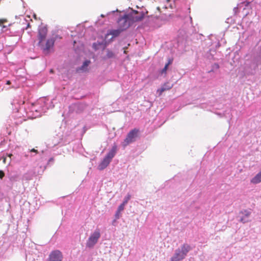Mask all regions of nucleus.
<instances>
[{
	"label": "nucleus",
	"mask_w": 261,
	"mask_h": 261,
	"mask_svg": "<svg viewBox=\"0 0 261 261\" xmlns=\"http://www.w3.org/2000/svg\"><path fill=\"white\" fill-rule=\"evenodd\" d=\"M47 28L46 26H40L38 29L37 38L38 40V45L43 50L45 54H48L53 47L55 42L54 38L47 39L45 43L46 36L47 34Z\"/></svg>",
	"instance_id": "f257e3e1"
},
{
	"label": "nucleus",
	"mask_w": 261,
	"mask_h": 261,
	"mask_svg": "<svg viewBox=\"0 0 261 261\" xmlns=\"http://www.w3.org/2000/svg\"><path fill=\"white\" fill-rule=\"evenodd\" d=\"M192 250L191 246L187 244L184 243L180 248L177 249L173 256L171 258L170 261H181L187 256L189 251Z\"/></svg>",
	"instance_id": "f03ea898"
},
{
	"label": "nucleus",
	"mask_w": 261,
	"mask_h": 261,
	"mask_svg": "<svg viewBox=\"0 0 261 261\" xmlns=\"http://www.w3.org/2000/svg\"><path fill=\"white\" fill-rule=\"evenodd\" d=\"M117 147L116 145H114L106 156L103 158L102 161L98 165V170H102L109 165L112 159L115 156L117 152Z\"/></svg>",
	"instance_id": "7ed1b4c3"
},
{
	"label": "nucleus",
	"mask_w": 261,
	"mask_h": 261,
	"mask_svg": "<svg viewBox=\"0 0 261 261\" xmlns=\"http://www.w3.org/2000/svg\"><path fill=\"white\" fill-rule=\"evenodd\" d=\"M139 130L138 129L134 128L131 130L127 135L126 138L124 140L122 143V145L124 147L126 146L131 143L136 141V139L138 137Z\"/></svg>",
	"instance_id": "20e7f679"
},
{
	"label": "nucleus",
	"mask_w": 261,
	"mask_h": 261,
	"mask_svg": "<svg viewBox=\"0 0 261 261\" xmlns=\"http://www.w3.org/2000/svg\"><path fill=\"white\" fill-rule=\"evenodd\" d=\"M100 237L99 230H95L88 238L86 243V246L88 248H92L97 243Z\"/></svg>",
	"instance_id": "39448f33"
},
{
	"label": "nucleus",
	"mask_w": 261,
	"mask_h": 261,
	"mask_svg": "<svg viewBox=\"0 0 261 261\" xmlns=\"http://www.w3.org/2000/svg\"><path fill=\"white\" fill-rule=\"evenodd\" d=\"M63 256L59 250L51 251L49 255L48 261H62Z\"/></svg>",
	"instance_id": "423d86ee"
},
{
	"label": "nucleus",
	"mask_w": 261,
	"mask_h": 261,
	"mask_svg": "<svg viewBox=\"0 0 261 261\" xmlns=\"http://www.w3.org/2000/svg\"><path fill=\"white\" fill-rule=\"evenodd\" d=\"M119 28L121 31H124L129 26V23L128 21V16L125 15L123 17H120L118 20Z\"/></svg>",
	"instance_id": "0eeeda50"
},
{
	"label": "nucleus",
	"mask_w": 261,
	"mask_h": 261,
	"mask_svg": "<svg viewBox=\"0 0 261 261\" xmlns=\"http://www.w3.org/2000/svg\"><path fill=\"white\" fill-rule=\"evenodd\" d=\"M145 13L143 11H141L136 15H130V20L133 22H138L142 21L144 18Z\"/></svg>",
	"instance_id": "6e6552de"
},
{
	"label": "nucleus",
	"mask_w": 261,
	"mask_h": 261,
	"mask_svg": "<svg viewBox=\"0 0 261 261\" xmlns=\"http://www.w3.org/2000/svg\"><path fill=\"white\" fill-rule=\"evenodd\" d=\"M172 87V84H170L169 82H167L165 83L160 89L157 90V92L159 93V95H161L163 92L171 89Z\"/></svg>",
	"instance_id": "1a4fd4ad"
},
{
	"label": "nucleus",
	"mask_w": 261,
	"mask_h": 261,
	"mask_svg": "<svg viewBox=\"0 0 261 261\" xmlns=\"http://www.w3.org/2000/svg\"><path fill=\"white\" fill-rule=\"evenodd\" d=\"M123 31H121V29H120L119 28L117 30H110L106 35V36H108L109 35H112V38H115V37H116L117 36H118L121 33V32H122Z\"/></svg>",
	"instance_id": "9d476101"
},
{
	"label": "nucleus",
	"mask_w": 261,
	"mask_h": 261,
	"mask_svg": "<svg viewBox=\"0 0 261 261\" xmlns=\"http://www.w3.org/2000/svg\"><path fill=\"white\" fill-rule=\"evenodd\" d=\"M250 182L253 184H257L261 182V170L251 179Z\"/></svg>",
	"instance_id": "9b49d317"
},
{
	"label": "nucleus",
	"mask_w": 261,
	"mask_h": 261,
	"mask_svg": "<svg viewBox=\"0 0 261 261\" xmlns=\"http://www.w3.org/2000/svg\"><path fill=\"white\" fill-rule=\"evenodd\" d=\"M7 22L8 20L7 19H0V26L2 27L3 29L6 28V26L4 24Z\"/></svg>",
	"instance_id": "f8f14e48"
},
{
	"label": "nucleus",
	"mask_w": 261,
	"mask_h": 261,
	"mask_svg": "<svg viewBox=\"0 0 261 261\" xmlns=\"http://www.w3.org/2000/svg\"><path fill=\"white\" fill-rule=\"evenodd\" d=\"M90 61H88V60H87V61H85L84 63H83V65L82 66L81 69L83 70H84L85 69V68L87 67L89 64H90Z\"/></svg>",
	"instance_id": "ddd939ff"
},
{
	"label": "nucleus",
	"mask_w": 261,
	"mask_h": 261,
	"mask_svg": "<svg viewBox=\"0 0 261 261\" xmlns=\"http://www.w3.org/2000/svg\"><path fill=\"white\" fill-rule=\"evenodd\" d=\"M114 56V54L112 51L109 50H107V57L108 58H113Z\"/></svg>",
	"instance_id": "4468645a"
},
{
	"label": "nucleus",
	"mask_w": 261,
	"mask_h": 261,
	"mask_svg": "<svg viewBox=\"0 0 261 261\" xmlns=\"http://www.w3.org/2000/svg\"><path fill=\"white\" fill-rule=\"evenodd\" d=\"M125 205V204L122 203L119 206L117 210V211H118V213H121L122 211H123Z\"/></svg>",
	"instance_id": "2eb2a0df"
},
{
	"label": "nucleus",
	"mask_w": 261,
	"mask_h": 261,
	"mask_svg": "<svg viewBox=\"0 0 261 261\" xmlns=\"http://www.w3.org/2000/svg\"><path fill=\"white\" fill-rule=\"evenodd\" d=\"M102 45V43H100L99 42H96V43H94L93 44V47L95 49H97L99 48V47L98 46L99 45Z\"/></svg>",
	"instance_id": "dca6fc26"
},
{
	"label": "nucleus",
	"mask_w": 261,
	"mask_h": 261,
	"mask_svg": "<svg viewBox=\"0 0 261 261\" xmlns=\"http://www.w3.org/2000/svg\"><path fill=\"white\" fill-rule=\"evenodd\" d=\"M130 195H129V194H128V195H127L125 197L124 200V201H123V203H124V204H126L128 202V200L130 199Z\"/></svg>",
	"instance_id": "f3484780"
},
{
	"label": "nucleus",
	"mask_w": 261,
	"mask_h": 261,
	"mask_svg": "<svg viewBox=\"0 0 261 261\" xmlns=\"http://www.w3.org/2000/svg\"><path fill=\"white\" fill-rule=\"evenodd\" d=\"M241 213L245 215V217L248 218L250 215V212L247 210H245L244 212H242Z\"/></svg>",
	"instance_id": "a211bd4d"
},
{
	"label": "nucleus",
	"mask_w": 261,
	"mask_h": 261,
	"mask_svg": "<svg viewBox=\"0 0 261 261\" xmlns=\"http://www.w3.org/2000/svg\"><path fill=\"white\" fill-rule=\"evenodd\" d=\"M168 68V65H165V66L164 67V68L162 70L161 73L162 74L163 73H166Z\"/></svg>",
	"instance_id": "6ab92c4d"
},
{
	"label": "nucleus",
	"mask_w": 261,
	"mask_h": 261,
	"mask_svg": "<svg viewBox=\"0 0 261 261\" xmlns=\"http://www.w3.org/2000/svg\"><path fill=\"white\" fill-rule=\"evenodd\" d=\"M240 221L241 222L244 223H246V222H248L249 221V220L246 219L245 218H244V217H242V218H241Z\"/></svg>",
	"instance_id": "aec40b11"
},
{
	"label": "nucleus",
	"mask_w": 261,
	"mask_h": 261,
	"mask_svg": "<svg viewBox=\"0 0 261 261\" xmlns=\"http://www.w3.org/2000/svg\"><path fill=\"white\" fill-rule=\"evenodd\" d=\"M5 176V173L3 171L0 170V178L2 179Z\"/></svg>",
	"instance_id": "412c9836"
},
{
	"label": "nucleus",
	"mask_w": 261,
	"mask_h": 261,
	"mask_svg": "<svg viewBox=\"0 0 261 261\" xmlns=\"http://www.w3.org/2000/svg\"><path fill=\"white\" fill-rule=\"evenodd\" d=\"M139 12V11H138L137 10H133L130 15H136L137 14H138Z\"/></svg>",
	"instance_id": "4be33fe9"
},
{
	"label": "nucleus",
	"mask_w": 261,
	"mask_h": 261,
	"mask_svg": "<svg viewBox=\"0 0 261 261\" xmlns=\"http://www.w3.org/2000/svg\"><path fill=\"white\" fill-rule=\"evenodd\" d=\"M120 213H118V211H117V212H116V214H115V217H116V218H117V219L119 218V217H120Z\"/></svg>",
	"instance_id": "5701e85b"
},
{
	"label": "nucleus",
	"mask_w": 261,
	"mask_h": 261,
	"mask_svg": "<svg viewBox=\"0 0 261 261\" xmlns=\"http://www.w3.org/2000/svg\"><path fill=\"white\" fill-rule=\"evenodd\" d=\"M2 159H3V163L4 164H6V156H3L2 157Z\"/></svg>",
	"instance_id": "b1692460"
},
{
	"label": "nucleus",
	"mask_w": 261,
	"mask_h": 261,
	"mask_svg": "<svg viewBox=\"0 0 261 261\" xmlns=\"http://www.w3.org/2000/svg\"><path fill=\"white\" fill-rule=\"evenodd\" d=\"M172 62V59H169V61H168V62L166 64V65H168V66H169V65L170 64H171Z\"/></svg>",
	"instance_id": "393cba45"
},
{
	"label": "nucleus",
	"mask_w": 261,
	"mask_h": 261,
	"mask_svg": "<svg viewBox=\"0 0 261 261\" xmlns=\"http://www.w3.org/2000/svg\"><path fill=\"white\" fill-rule=\"evenodd\" d=\"M31 152H36V153H37L38 152V151L37 150L34 149V148H33L31 150Z\"/></svg>",
	"instance_id": "a878e982"
},
{
	"label": "nucleus",
	"mask_w": 261,
	"mask_h": 261,
	"mask_svg": "<svg viewBox=\"0 0 261 261\" xmlns=\"http://www.w3.org/2000/svg\"><path fill=\"white\" fill-rule=\"evenodd\" d=\"M31 28V24H30V23L29 22V23H28V24H27V27H26L25 29H28V28Z\"/></svg>",
	"instance_id": "bb28decb"
},
{
	"label": "nucleus",
	"mask_w": 261,
	"mask_h": 261,
	"mask_svg": "<svg viewBox=\"0 0 261 261\" xmlns=\"http://www.w3.org/2000/svg\"><path fill=\"white\" fill-rule=\"evenodd\" d=\"M6 84L7 85H10L11 84L10 81H7V82H6Z\"/></svg>",
	"instance_id": "cd10ccee"
},
{
	"label": "nucleus",
	"mask_w": 261,
	"mask_h": 261,
	"mask_svg": "<svg viewBox=\"0 0 261 261\" xmlns=\"http://www.w3.org/2000/svg\"><path fill=\"white\" fill-rule=\"evenodd\" d=\"M12 155H12V154H11V153L7 154V156H8V157H9L10 158H11V156H12Z\"/></svg>",
	"instance_id": "c85d7f7f"
},
{
	"label": "nucleus",
	"mask_w": 261,
	"mask_h": 261,
	"mask_svg": "<svg viewBox=\"0 0 261 261\" xmlns=\"http://www.w3.org/2000/svg\"><path fill=\"white\" fill-rule=\"evenodd\" d=\"M33 16H34V17L35 18V19H37L36 15V14H34V15H33Z\"/></svg>",
	"instance_id": "c756f323"
},
{
	"label": "nucleus",
	"mask_w": 261,
	"mask_h": 261,
	"mask_svg": "<svg viewBox=\"0 0 261 261\" xmlns=\"http://www.w3.org/2000/svg\"><path fill=\"white\" fill-rule=\"evenodd\" d=\"M11 162V159H10L9 162V163H8L9 165H10Z\"/></svg>",
	"instance_id": "7c9ffc66"
},
{
	"label": "nucleus",
	"mask_w": 261,
	"mask_h": 261,
	"mask_svg": "<svg viewBox=\"0 0 261 261\" xmlns=\"http://www.w3.org/2000/svg\"><path fill=\"white\" fill-rule=\"evenodd\" d=\"M17 42H18V39L16 40L15 41V44H16Z\"/></svg>",
	"instance_id": "2f4dec72"
},
{
	"label": "nucleus",
	"mask_w": 261,
	"mask_h": 261,
	"mask_svg": "<svg viewBox=\"0 0 261 261\" xmlns=\"http://www.w3.org/2000/svg\"><path fill=\"white\" fill-rule=\"evenodd\" d=\"M124 53L126 54V51L125 50V48H124Z\"/></svg>",
	"instance_id": "473e14b6"
},
{
	"label": "nucleus",
	"mask_w": 261,
	"mask_h": 261,
	"mask_svg": "<svg viewBox=\"0 0 261 261\" xmlns=\"http://www.w3.org/2000/svg\"><path fill=\"white\" fill-rule=\"evenodd\" d=\"M246 5L247 6V5H248L249 4V2H246Z\"/></svg>",
	"instance_id": "72a5a7b5"
},
{
	"label": "nucleus",
	"mask_w": 261,
	"mask_h": 261,
	"mask_svg": "<svg viewBox=\"0 0 261 261\" xmlns=\"http://www.w3.org/2000/svg\"><path fill=\"white\" fill-rule=\"evenodd\" d=\"M27 17L28 18L30 19V16H27Z\"/></svg>",
	"instance_id": "f704fd0d"
},
{
	"label": "nucleus",
	"mask_w": 261,
	"mask_h": 261,
	"mask_svg": "<svg viewBox=\"0 0 261 261\" xmlns=\"http://www.w3.org/2000/svg\"><path fill=\"white\" fill-rule=\"evenodd\" d=\"M140 1H141L142 0H139Z\"/></svg>",
	"instance_id": "c9c22d12"
}]
</instances>
